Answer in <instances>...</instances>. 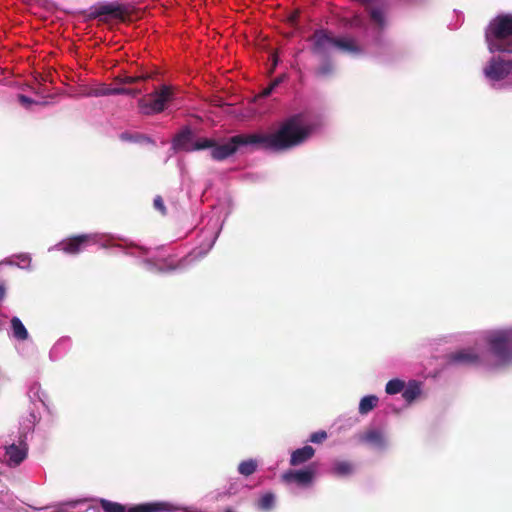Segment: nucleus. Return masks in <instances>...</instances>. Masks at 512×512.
<instances>
[{"instance_id": "7ed1b4c3", "label": "nucleus", "mask_w": 512, "mask_h": 512, "mask_svg": "<svg viewBox=\"0 0 512 512\" xmlns=\"http://www.w3.org/2000/svg\"><path fill=\"white\" fill-rule=\"evenodd\" d=\"M100 506L104 512H174L179 510L178 506L166 501L142 503L126 509L120 503L101 499Z\"/></svg>"}, {"instance_id": "9d476101", "label": "nucleus", "mask_w": 512, "mask_h": 512, "mask_svg": "<svg viewBox=\"0 0 512 512\" xmlns=\"http://www.w3.org/2000/svg\"><path fill=\"white\" fill-rule=\"evenodd\" d=\"M237 135L232 136L228 139L227 142L223 144H218L215 140V145L212 147V150L210 151L211 158L216 161H223L233 154H235L238 149L240 148V144L236 143L238 142Z\"/></svg>"}, {"instance_id": "f8f14e48", "label": "nucleus", "mask_w": 512, "mask_h": 512, "mask_svg": "<svg viewBox=\"0 0 512 512\" xmlns=\"http://www.w3.org/2000/svg\"><path fill=\"white\" fill-rule=\"evenodd\" d=\"M91 240L90 235L82 234L63 240L58 246L67 254H78Z\"/></svg>"}, {"instance_id": "ddd939ff", "label": "nucleus", "mask_w": 512, "mask_h": 512, "mask_svg": "<svg viewBox=\"0 0 512 512\" xmlns=\"http://www.w3.org/2000/svg\"><path fill=\"white\" fill-rule=\"evenodd\" d=\"M311 40L313 41V53L324 55L330 47H333L334 37L324 30H317L311 37Z\"/></svg>"}, {"instance_id": "1a4fd4ad", "label": "nucleus", "mask_w": 512, "mask_h": 512, "mask_svg": "<svg viewBox=\"0 0 512 512\" xmlns=\"http://www.w3.org/2000/svg\"><path fill=\"white\" fill-rule=\"evenodd\" d=\"M90 18L96 19L102 16H110L124 21L127 16V9L118 4H100L91 8Z\"/></svg>"}, {"instance_id": "5701e85b", "label": "nucleus", "mask_w": 512, "mask_h": 512, "mask_svg": "<svg viewBox=\"0 0 512 512\" xmlns=\"http://www.w3.org/2000/svg\"><path fill=\"white\" fill-rule=\"evenodd\" d=\"M275 495L271 492L263 494L257 501L258 509L262 511H269L274 507Z\"/></svg>"}, {"instance_id": "f257e3e1", "label": "nucleus", "mask_w": 512, "mask_h": 512, "mask_svg": "<svg viewBox=\"0 0 512 512\" xmlns=\"http://www.w3.org/2000/svg\"><path fill=\"white\" fill-rule=\"evenodd\" d=\"M272 135L275 152H280L304 143L310 135V129L302 124L300 115H293L284 120Z\"/></svg>"}, {"instance_id": "423d86ee", "label": "nucleus", "mask_w": 512, "mask_h": 512, "mask_svg": "<svg viewBox=\"0 0 512 512\" xmlns=\"http://www.w3.org/2000/svg\"><path fill=\"white\" fill-rule=\"evenodd\" d=\"M237 143L240 147L251 146L255 150H268L275 152V145L272 133H252L237 135Z\"/></svg>"}, {"instance_id": "9b49d317", "label": "nucleus", "mask_w": 512, "mask_h": 512, "mask_svg": "<svg viewBox=\"0 0 512 512\" xmlns=\"http://www.w3.org/2000/svg\"><path fill=\"white\" fill-rule=\"evenodd\" d=\"M448 363L464 366H478L481 363L480 356L473 349H462L453 352L447 357Z\"/></svg>"}, {"instance_id": "2eb2a0df", "label": "nucleus", "mask_w": 512, "mask_h": 512, "mask_svg": "<svg viewBox=\"0 0 512 512\" xmlns=\"http://www.w3.org/2000/svg\"><path fill=\"white\" fill-rule=\"evenodd\" d=\"M317 475V465L312 463L303 469L289 471L283 475V480H313Z\"/></svg>"}, {"instance_id": "4c0bfd02", "label": "nucleus", "mask_w": 512, "mask_h": 512, "mask_svg": "<svg viewBox=\"0 0 512 512\" xmlns=\"http://www.w3.org/2000/svg\"><path fill=\"white\" fill-rule=\"evenodd\" d=\"M86 501H87V499H78V500L68 501L65 504L70 507H76V505H78L80 503H84Z\"/></svg>"}, {"instance_id": "4468645a", "label": "nucleus", "mask_w": 512, "mask_h": 512, "mask_svg": "<svg viewBox=\"0 0 512 512\" xmlns=\"http://www.w3.org/2000/svg\"><path fill=\"white\" fill-rule=\"evenodd\" d=\"M194 135L189 127L183 128L174 138L173 145L177 149L191 152L192 145L194 144Z\"/></svg>"}, {"instance_id": "ea45409f", "label": "nucleus", "mask_w": 512, "mask_h": 512, "mask_svg": "<svg viewBox=\"0 0 512 512\" xmlns=\"http://www.w3.org/2000/svg\"><path fill=\"white\" fill-rule=\"evenodd\" d=\"M277 65V58L274 56L273 57V67L271 69V72L273 71L274 67Z\"/></svg>"}, {"instance_id": "dca6fc26", "label": "nucleus", "mask_w": 512, "mask_h": 512, "mask_svg": "<svg viewBox=\"0 0 512 512\" xmlns=\"http://www.w3.org/2000/svg\"><path fill=\"white\" fill-rule=\"evenodd\" d=\"M315 455V449L310 446L306 445L302 448L296 449L292 452L290 457V464L292 466H298L303 463H306L310 459H312Z\"/></svg>"}, {"instance_id": "bb28decb", "label": "nucleus", "mask_w": 512, "mask_h": 512, "mask_svg": "<svg viewBox=\"0 0 512 512\" xmlns=\"http://www.w3.org/2000/svg\"><path fill=\"white\" fill-rule=\"evenodd\" d=\"M215 145V139L213 138H200L194 142L192 145L191 152L192 151H198V150H204V149H211Z\"/></svg>"}, {"instance_id": "c9c22d12", "label": "nucleus", "mask_w": 512, "mask_h": 512, "mask_svg": "<svg viewBox=\"0 0 512 512\" xmlns=\"http://www.w3.org/2000/svg\"><path fill=\"white\" fill-rule=\"evenodd\" d=\"M18 101L21 105L25 106V107H29L31 104H34L35 101L32 100L31 98L27 97L26 95H23V94H19L18 95Z\"/></svg>"}, {"instance_id": "a19ab883", "label": "nucleus", "mask_w": 512, "mask_h": 512, "mask_svg": "<svg viewBox=\"0 0 512 512\" xmlns=\"http://www.w3.org/2000/svg\"><path fill=\"white\" fill-rule=\"evenodd\" d=\"M297 483L302 485V486H306V485L310 484L311 482L302 481V482H297Z\"/></svg>"}, {"instance_id": "f03ea898", "label": "nucleus", "mask_w": 512, "mask_h": 512, "mask_svg": "<svg viewBox=\"0 0 512 512\" xmlns=\"http://www.w3.org/2000/svg\"><path fill=\"white\" fill-rule=\"evenodd\" d=\"M490 52L512 53V14L493 18L485 30Z\"/></svg>"}, {"instance_id": "b1692460", "label": "nucleus", "mask_w": 512, "mask_h": 512, "mask_svg": "<svg viewBox=\"0 0 512 512\" xmlns=\"http://www.w3.org/2000/svg\"><path fill=\"white\" fill-rule=\"evenodd\" d=\"M120 139L122 141H127V142L153 144V141L148 136L141 134V133L132 134V133H128V132H123L120 134Z\"/></svg>"}, {"instance_id": "7c9ffc66", "label": "nucleus", "mask_w": 512, "mask_h": 512, "mask_svg": "<svg viewBox=\"0 0 512 512\" xmlns=\"http://www.w3.org/2000/svg\"><path fill=\"white\" fill-rule=\"evenodd\" d=\"M141 93L142 89L139 88L115 87V95H129L135 97Z\"/></svg>"}, {"instance_id": "6ab92c4d", "label": "nucleus", "mask_w": 512, "mask_h": 512, "mask_svg": "<svg viewBox=\"0 0 512 512\" xmlns=\"http://www.w3.org/2000/svg\"><path fill=\"white\" fill-rule=\"evenodd\" d=\"M333 47L349 53H359L360 48L355 41L350 38H334Z\"/></svg>"}, {"instance_id": "72a5a7b5", "label": "nucleus", "mask_w": 512, "mask_h": 512, "mask_svg": "<svg viewBox=\"0 0 512 512\" xmlns=\"http://www.w3.org/2000/svg\"><path fill=\"white\" fill-rule=\"evenodd\" d=\"M154 208L158 210L162 215H166L167 210L164 205L163 198L161 196H156L153 201Z\"/></svg>"}, {"instance_id": "4be33fe9", "label": "nucleus", "mask_w": 512, "mask_h": 512, "mask_svg": "<svg viewBox=\"0 0 512 512\" xmlns=\"http://www.w3.org/2000/svg\"><path fill=\"white\" fill-rule=\"evenodd\" d=\"M257 467H258V462L256 460L248 459V460L242 461L238 465V471L242 476L249 477L257 470Z\"/></svg>"}, {"instance_id": "2f4dec72", "label": "nucleus", "mask_w": 512, "mask_h": 512, "mask_svg": "<svg viewBox=\"0 0 512 512\" xmlns=\"http://www.w3.org/2000/svg\"><path fill=\"white\" fill-rule=\"evenodd\" d=\"M370 18L372 21L377 23L379 26H382L384 24V14H383V11L379 8L371 9Z\"/></svg>"}, {"instance_id": "393cba45", "label": "nucleus", "mask_w": 512, "mask_h": 512, "mask_svg": "<svg viewBox=\"0 0 512 512\" xmlns=\"http://www.w3.org/2000/svg\"><path fill=\"white\" fill-rule=\"evenodd\" d=\"M333 470L338 476H349L354 471V465L349 461H340L334 464Z\"/></svg>"}, {"instance_id": "6e6552de", "label": "nucleus", "mask_w": 512, "mask_h": 512, "mask_svg": "<svg viewBox=\"0 0 512 512\" xmlns=\"http://www.w3.org/2000/svg\"><path fill=\"white\" fill-rule=\"evenodd\" d=\"M28 454V446L24 440H20L18 444L11 443L5 446L4 461L8 466H18L23 462Z\"/></svg>"}, {"instance_id": "0eeeda50", "label": "nucleus", "mask_w": 512, "mask_h": 512, "mask_svg": "<svg viewBox=\"0 0 512 512\" xmlns=\"http://www.w3.org/2000/svg\"><path fill=\"white\" fill-rule=\"evenodd\" d=\"M511 72L512 60L501 57H492L484 68L485 76L495 81L505 79Z\"/></svg>"}, {"instance_id": "aec40b11", "label": "nucleus", "mask_w": 512, "mask_h": 512, "mask_svg": "<svg viewBox=\"0 0 512 512\" xmlns=\"http://www.w3.org/2000/svg\"><path fill=\"white\" fill-rule=\"evenodd\" d=\"M377 403L378 398L375 395L363 397L359 403V413L362 415L368 414L377 406Z\"/></svg>"}, {"instance_id": "412c9836", "label": "nucleus", "mask_w": 512, "mask_h": 512, "mask_svg": "<svg viewBox=\"0 0 512 512\" xmlns=\"http://www.w3.org/2000/svg\"><path fill=\"white\" fill-rule=\"evenodd\" d=\"M11 327L15 338L19 340H26L28 338V331L18 317L12 318Z\"/></svg>"}, {"instance_id": "c85d7f7f", "label": "nucleus", "mask_w": 512, "mask_h": 512, "mask_svg": "<svg viewBox=\"0 0 512 512\" xmlns=\"http://www.w3.org/2000/svg\"><path fill=\"white\" fill-rule=\"evenodd\" d=\"M283 79L284 75L276 77L266 88L260 92L259 96L262 98L268 97L274 91V89L280 85Z\"/></svg>"}, {"instance_id": "a211bd4d", "label": "nucleus", "mask_w": 512, "mask_h": 512, "mask_svg": "<svg viewBox=\"0 0 512 512\" xmlns=\"http://www.w3.org/2000/svg\"><path fill=\"white\" fill-rule=\"evenodd\" d=\"M421 394L420 383L411 380L408 385L402 391V397L407 402V404H411L419 395Z\"/></svg>"}, {"instance_id": "cd10ccee", "label": "nucleus", "mask_w": 512, "mask_h": 512, "mask_svg": "<svg viewBox=\"0 0 512 512\" xmlns=\"http://www.w3.org/2000/svg\"><path fill=\"white\" fill-rule=\"evenodd\" d=\"M90 95L95 97L115 95V88H111L105 84H101L98 87L90 91Z\"/></svg>"}, {"instance_id": "79ce46f5", "label": "nucleus", "mask_w": 512, "mask_h": 512, "mask_svg": "<svg viewBox=\"0 0 512 512\" xmlns=\"http://www.w3.org/2000/svg\"><path fill=\"white\" fill-rule=\"evenodd\" d=\"M225 512H233V510L228 508V509L225 510Z\"/></svg>"}, {"instance_id": "f3484780", "label": "nucleus", "mask_w": 512, "mask_h": 512, "mask_svg": "<svg viewBox=\"0 0 512 512\" xmlns=\"http://www.w3.org/2000/svg\"><path fill=\"white\" fill-rule=\"evenodd\" d=\"M360 440L378 448H383L385 446L384 435L377 429L367 430L360 436Z\"/></svg>"}, {"instance_id": "58836bf2", "label": "nucleus", "mask_w": 512, "mask_h": 512, "mask_svg": "<svg viewBox=\"0 0 512 512\" xmlns=\"http://www.w3.org/2000/svg\"><path fill=\"white\" fill-rule=\"evenodd\" d=\"M5 297V287L0 284V301Z\"/></svg>"}, {"instance_id": "e433bc0d", "label": "nucleus", "mask_w": 512, "mask_h": 512, "mask_svg": "<svg viewBox=\"0 0 512 512\" xmlns=\"http://www.w3.org/2000/svg\"><path fill=\"white\" fill-rule=\"evenodd\" d=\"M153 75L154 74L151 73V72L142 71L138 75H135V78H137V82H139V81H146V80L152 79Z\"/></svg>"}, {"instance_id": "39448f33", "label": "nucleus", "mask_w": 512, "mask_h": 512, "mask_svg": "<svg viewBox=\"0 0 512 512\" xmlns=\"http://www.w3.org/2000/svg\"><path fill=\"white\" fill-rule=\"evenodd\" d=\"M492 354L502 363L512 359V330H500L487 337Z\"/></svg>"}, {"instance_id": "a878e982", "label": "nucleus", "mask_w": 512, "mask_h": 512, "mask_svg": "<svg viewBox=\"0 0 512 512\" xmlns=\"http://www.w3.org/2000/svg\"><path fill=\"white\" fill-rule=\"evenodd\" d=\"M405 388V382L400 379H392L387 382L385 391L389 395L400 393Z\"/></svg>"}, {"instance_id": "20e7f679", "label": "nucleus", "mask_w": 512, "mask_h": 512, "mask_svg": "<svg viewBox=\"0 0 512 512\" xmlns=\"http://www.w3.org/2000/svg\"><path fill=\"white\" fill-rule=\"evenodd\" d=\"M172 89L169 86L163 85L159 90H156L138 100V108L144 115L158 114L166 108V105L172 99Z\"/></svg>"}, {"instance_id": "f704fd0d", "label": "nucleus", "mask_w": 512, "mask_h": 512, "mask_svg": "<svg viewBox=\"0 0 512 512\" xmlns=\"http://www.w3.org/2000/svg\"><path fill=\"white\" fill-rule=\"evenodd\" d=\"M115 81L121 83V84H133L137 83V78L135 76H125V77H116Z\"/></svg>"}, {"instance_id": "c756f323", "label": "nucleus", "mask_w": 512, "mask_h": 512, "mask_svg": "<svg viewBox=\"0 0 512 512\" xmlns=\"http://www.w3.org/2000/svg\"><path fill=\"white\" fill-rule=\"evenodd\" d=\"M333 72V65L329 60H325L320 67L316 70L318 77H326L331 75Z\"/></svg>"}, {"instance_id": "473e14b6", "label": "nucleus", "mask_w": 512, "mask_h": 512, "mask_svg": "<svg viewBox=\"0 0 512 512\" xmlns=\"http://www.w3.org/2000/svg\"><path fill=\"white\" fill-rule=\"evenodd\" d=\"M328 438L327 432L320 430L310 435L309 441L315 444H321Z\"/></svg>"}]
</instances>
